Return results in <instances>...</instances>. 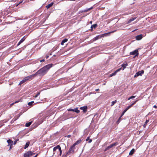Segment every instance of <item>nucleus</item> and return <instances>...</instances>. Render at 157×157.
Returning a JSON list of instances; mask_svg holds the SVG:
<instances>
[{
  "instance_id": "obj_1",
  "label": "nucleus",
  "mask_w": 157,
  "mask_h": 157,
  "mask_svg": "<svg viewBox=\"0 0 157 157\" xmlns=\"http://www.w3.org/2000/svg\"><path fill=\"white\" fill-rule=\"evenodd\" d=\"M52 66V64H49L44 67L42 68L38 71L35 74V76L38 75L39 76H43L45 74L49 69Z\"/></svg>"
},
{
  "instance_id": "obj_2",
  "label": "nucleus",
  "mask_w": 157,
  "mask_h": 157,
  "mask_svg": "<svg viewBox=\"0 0 157 157\" xmlns=\"http://www.w3.org/2000/svg\"><path fill=\"white\" fill-rule=\"evenodd\" d=\"M75 147L73 145L69 148L68 151L67 152V154L69 155L72 154L74 152Z\"/></svg>"
},
{
  "instance_id": "obj_3",
  "label": "nucleus",
  "mask_w": 157,
  "mask_h": 157,
  "mask_svg": "<svg viewBox=\"0 0 157 157\" xmlns=\"http://www.w3.org/2000/svg\"><path fill=\"white\" fill-rule=\"evenodd\" d=\"M144 71L143 70L140 71L136 73V74L134 75V77L135 78H136L140 75L142 76V75L144 74Z\"/></svg>"
},
{
  "instance_id": "obj_4",
  "label": "nucleus",
  "mask_w": 157,
  "mask_h": 157,
  "mask_svg": "<svg viewBox=\"0 0 157 157\" xmlns=\"http://www.w3.org/2000/svg\"><path fill=\"white\" fill-rule=\"evenodd\" d=\"M34 154V153H33L32 151H29L26 153H25L24 154V157H29L30 156Z\"/></svg>"
},
{
  "instance_id": "obj_5",
  "label": "nucleus",
  "mask_w": 157,
  "mask_h": 157,
  "mask_svg": "<svg viewBox=\"0 0 157 157\" xmlns=\"http://www.w3.org/2000/svg\"><path fill=\"white\" fill-rule=\"evenodd\" d=\"M36 76L35 75V74H32V75H30L29 76H27L25 77V78L26 79V80L27 81L32 79L34 77Z\"/></svg>"
},
{
  "instance_id": "obj_6",
  "label": "nucleus",
  "mask_w": 157,
  "mask_h": 157,
  "mask_svg": "<svg viewBox=\"0 0 157 157\" xmlns=\"http://www.w3.org/2000/svg\"><path fill=\"white\" fill-rule=\"evenodd\" d=\"M130 55H136V56H138L139 53L137 49H136L133 51L130 52Z\"/></svg>"
},
{
  "instance_id": "obj_7",
  "label": "nucleus",
  "mask_w": 157,
  "mask_h": 157,
  "mask_svg": "<svg viewBox=\"0 0 157 157\" xmlns=\"http://www.w3.org/2000/svg\"><path fill=\"white\" fill-rule=\"evenodd\" d=\"M121 69V68H120L118 69H117V70H116L114 73H113L111 74H110L109 75V77H112L113 76L115 75L118 72L120 71Z\"/></svg>"
},
{
  "instance_id": "obj_8",
  "label": "nucleus",
  "mask_w": 157,
  "mask_h": 157,
  "mask_svg": "<svg viewBox=\"0 0 157 157\" xmlns=\"http://www.w3.org/2000/svg\"><path fill=\"white\" fill-rule=\"evenodd\" d=\"M60 147V146L59 145H58L56 147H54L53 149V155H54L56 153V151L57 149H58V150H59Z\"/></svg>"
},
{
  "instance_id": "obj_9",
  "label": "nucleus",
  "mask_w": 157,
  "mask_h": 157,
  "mask_svg": "<svg viewBox=\"0 0 157 157\" xmlns=\"http://www.w3.org/2000/svg\"><path fill=\"white\" fill-rule=\"evenodd\" d=\"M80 109L82 110L84 113H85L87 111V107L86 106L82 107L80 108Z\"/></svg>"
},
{
  "instance_id": "obj_10",
  "label": "nucleus",
  "mask_w": 157,
  "mask_h": 157,
  "mask_svg": "<svg viewBox=\"0 0 157 157\" xmlns=\"http://www.w3.org/2000/svg\"><path fill=\"white\" fill-rule=\"evenodd\" d=\"M143 36L142 34H140L136 36V39L137 40H140L142 38Z\"/></svg>"
},
{
  "instance_id": "obj_11",
  "label": "nucleus",
  "mask_w": 157,
  "mask_h": 157,
  "mask_svg": "<svg viewBox=\"0 0 157 157\" xmlns=\"http://www.w3.org/2000/svg\"><path fill=\"white\" fill-rule=\"evenodd\" d=\"M7 142L8 144V146L10 145H13V141L11 140L10 139H9L7 141Z\"/></svg>"
},
{
  "instance_id": "obj_12",
  "label": "nucleus",
  "mask_w": 157,
  "mask_h": 157,
  "mask_svg": "<svg viewBox=\"0 0 157 157\" xmlns=\"http://www.w3.org/2000/svg\"><path fill=\"white\" fill-rule=\"evenodd\" d=\"M25 39L24 38V37H23L18 42L17 44V46L19 45L20 44L22 43L25 40Z\"/></svg>"
},
{
  "instance_id": "obj_13",
  "label": "nucleus",
  "mask_w": 157,
  "mask_h": 157,
  "mask_svg": "<svg viewBox=\"0 0 157 157\" xmlns=\"http://www.w3.org/2000/svg\"><path fill=\"white\" fill-rule=\"evenodd\" d=\"M27 81L26 80V79L25 78V77L23 80H22L19 83V85H21V84L24 83V82H25Z\"/></svg>"
},
{
  "instance_id": "obj_14",
  "label": "nucleus",
  "mask_w": 157,
  "mask_h": 157,
  "mask_svg": "<svg viewBox=\"0 0 157 157\" xmlns=\"http://www.w3.org/2000/svg\"><path fill=\"white\" fill-rule=\"evenodd\" d=\"M136 19V17H133L132 18H131L128 20V21L127 22V23L128 24L131 22L132 21H133L135 19Z\"/></svg>"
},
{
  "instance_id": "obj_15",
  "label": "nucleus",
  "mask_w": 157,
  "mask_h": 157,
  "mask_svg": "<svg viewBox=\"0 0 157 157\" xmlns=\"http://www.w3.org/2000/svg\"><path fill=\"white\" fill-rule=\"evenodd\" d=\"M118 144V143L117 142H115L113 144H111L110 145H109L110 148H112L114 146H115Z\"/></svg>"
},
{
  "instance_id": "obj_16",
  "label": "nucleus",
  "mask_w": 157,
  "mask_h": 157,
  "mask_svg": "<svg viewBox=\"0 0 157 157\" xmlns=\"http://www.w3.org/2000/svg\"><path fill=\"white\" fill-rule=\"evenodd\" d=\"M67 40H68L67 39H65L63 40L61 42V44L62 45H63L64 43L66 42Z\"/></svg>"
},
{
  "instance_id": "obj_17",
  "label": "nucleus",
  "mask_w": 157,
  "mask_h": 157,
  "mask_svg": "<svg viewBox=\"0 0 157 157\" xmlns=\"http://www.w3.org/2000/svg\"><path fill=\"white\" fill-rule=\"evenodd\" d=\"M81 142V141L80 140H78L73 145L74 146V147H75V146L76 145H77L78 144L80 143Z\"/></svg>"
},
{
  "instance_id": "obj_18",
  "label": "nucleus",
  "mask_w": 157,
  "mask_h": 157,
  "mask_svg": "<svg viewBox=\"0 0 157 157\" xmlns=\"http://www.w3.org/2000/svg\"><path fill=\"white\" fill-rule=\"evenodd\" d=\"M53 4V3L52 2L51 3L48 4V5L46 6V7L48 9L50 7H51L52 6Z\"/></svg>"
},
{
  "instance_id": "obj_19",
  "label": "nucleus",
  "mask_w": 157,
  "mask_h": 157,
  "mask_svg": "<svg viewBox=\"0 0 157 157\" xmlns=\"http://www.w3.org/2000/svg\"><path fill=\"white\" fill-rule=\"evenodd\" d=\"M135 152V149L133 148L131 150L129 153V155H132Z\"/></svg>"
},
{
  "instance_id": "obj_20",
  "label": "nucleus",
  "mask_w": 157,
  "mask_h": 157,
  "mask_svg": "<svg viewBox=\"0 0 157 157\" xmlns=\"http://www.w3.org/2000/svg\"><path fill=\"white\" fill-rule=\"evenodd\" d=\"M73 111L77 113H78L80 112L79 110L77 108H75L73 109Z\"/></svg>"
},
{
  "instance_id": "obj_21",
  "label": "nucleus",
  "mask_w": 157,
  "mask_h": 157,
  "mask_svg": "<svg viewBox=\"0 0 157 157\" xmlns=\"http://www.w3.org/2000/svg\"><path fill=\"white\" fill-rule=\"evenodd\" d=\"M149 121V120H147L145 122V123L143 125V127L144 128L146 127V126L147 125V124L148 122Z\"/></svg>"
},
{
  "instance_id": "obj_22",
  "label": "nucleus",
  "mask_w": 157,
  "mask_h": 157,
  "mask_svg": "<svg viewBox=\"0 0 157 157\" xmlns=\"http://www.w3.org/2000/svg\"><path fill=\"white\" fill-rule=\"evenodd\" d=\"M88 141L89 143H90L92 141V140L89 138V137H88L86 139V141Z\"/></svg>"
},
{
  "instance_id": "obj_23",
  "label": "nucleus",
  "mask_w": 157,
  "mask_h": 157,
  "mask_svg": "<svg viewBox=\"0 0 157 157\" xmlns=\"http://www.w3.org/2000/svg\"><path fill=\"white\" fill-rule=\"evenodd\" d=\"M29 142H27L25 145V146L24 147V149H26L27 147H28L29 146Z\"/></svg>"
},
{
  "instance_id": "obj_24",
  "label": "nucleus",
  "mask_w": 157,
  "mask_h": 157,
  "mask_svg": "<svg viewBox=\"0 0 157 157\" xmlns=\"http://www.w3.org/2000/svg\"><path fill=\"white\" fill-rule=\"evenodd\" d=\"M32 122H30L28 123H26L25 124V126L26 127H29L31 124Z\"/></svg>"
},
{
  "instance_id": "obj_25",
  "label": "nucleus",
  "mask_w": 157,
  "mask_h": 157,
  "mask_svg": "<svg viewBox=\"0 0 157 157\" xmlns=\"http://www.w3.org/2000/svg\"><path fill=\"white\" fill-rule=\"evenodd\" d=\"M99 37H100V36L99 35L96 36V37L94 38V39H93V40L95 41V40H97L99 38Z\"/></svg>"
},
{
  "instance_id": "obj_26",
  "label": "nucleus",
  "mask_w": 157,
  "mask_h": 157,
  "mask_svg": "<svg viewBox=\"0 0 157 157\" xmlns=\"http://www.w3.org/2000/svg\"><path fill=\"white\" fill-rule=\"evenodd\" d=\"M127 64H122L121 66L122 67H123V70L127 66Z\"/></svg>"
},
{
  "instance_id": "obj_27",
  "label": "nucleus",
  "mask_w": 157,
  "mask_h": 157,
  "mask_svg": "<svg viewBox=\"0 0 157 157\" xmlns=\"http://www.w3.org/2000/svg\"><path fill=\"white\" fill-rule=\"evenodd\" d=\"M97 25L96 24L92 25L91 27V28L92 29L93 28H95L97 27Z\"/></svg>"
},
{
  "instance_id": "obj_28",
  "label": "nucleus",
  "mask_w": 157,
  "mask_h": 157,
  "mask_svg": "<svg viewBox=\"0 0 157 157\" xmlns=\"http://www.w3.org/2000/svg\"><path fill=\"white\" fill-rule=\"evenodd\" d=\"M59 155L60 156H61L62 154V151L61 148V147H60L59 149Z\"/></svg>"
},
{
  "instance_id": "obj_29",
  "label": "nucleus",
  "mask_w": 157,
  "mask_h": 157,
  "mask_svg": "<svg viewBox=\"0 0 157 157\" xmlns=\"http://www.w3.org/2000/svg\"><path fill=\"white\" fill-rule=\"evenodd\" d=\"M33 103H34L33 101H32L31 102H29L28 103V105H33Z\"/></svg>"
},
{
  "instance_id": "obj_30",
  "label": "nucleus",
  "mask_w": 157,
  "mask_h": 157,
  "mask_svg": "<svg viewBox=\"0 0 157 157\" xmlns=\"http://www.w3.org/2000/svg\"><path fill=\"white\" fill-rule=\"evenodd\" d=\"M111 148L109 146H108L104 150V151H106L107 150Z\"/></svg>"
},
{
  "instance_id": "obj_31",
  "label": "nucleus",
  "mask_w": 157,
  "mask_h": 157,
  "mask_svg": "<svg viewBox=\"0 0 157 157\" xmlns=\"http://www.w3.org/2000/svg\"><path fill=\"white\" fill-rule=\"evenodd\" d=\"M131 105H129L124 110L125 111H126V112L128 110L129 108H130L131 107Z\"/></svg>"
},
{
  "instance_id": "obj_32",
  "label": "nucleus",
  "mask_w": 157,
  "mask_h": 157,
  "mask_svg": "<svg viewBox=\"0 0 157 157\" xmlns=\"http://www.w3.org/2000/svg\"><path fill=\"white\" fill-rule=\"evenodd\" d=\"M138 100H137L134 101L132 104H131L130 105H131V107H132L133 105H134L136 102H137Z\"/></svg>"
},
{
  "instance_id": "obj_33",
  "label": "nucleus",
  "mask_w": 157,
  "mask_h": 157,
  "mask_svg": "<svg viewBox=\"0 0 157 157\" xmlns=\"http://www.w3.org/2000/svg\"><path fill=\"white\" fill-rule=\"evenodd\" d=\"M40 94V92H38L37 93V94L34 96L35 98H37L39 95Z\"/></svg>"
},
{
  "instance_id": "obj_34",
  "label": "nucleus",
  "mask_w": 157,
  "mask_h": 157,
  "mask_svg": "<svg viewBox=\"0 0 157 157\" xmlns=\"http://www.w3.org/2000/svg\"><path fill=\"white\" fill-rule=\"evenodd\" d=\"M92 8H93V7H91V8H89L88 9L84 10V12H86L87 11H89V10H90L92 9Z\"/></svg>"
},
{
  "instance_id": "obj_35",
  "label": "nucleus",
  "mask_w": 157,
  "mask_h": 157,
  "mask_svg": "<svg viewBox=\"0 0 157 157\" xmlns=\"http://www.w3.org/2000/svg\"><path fill=\"white\" fill-rule=\"evenodd\" d=\"M116 101H113L112 102V104H111V105L112 106L113 105H114V104L116 103Z\"/></svg>"
},
{
  "instance_id": "obj_36",
  "label": "nucleus",
  "mask_w": 157,
  "mask_h": 157,
  "mask_svg": "<svg viewBox=\"0 0 157 157\" xmlns=\"http://www.w3.org/2000/svg\"><path fill=\"white\" fill-rule=\"evenodd\" d=\"M67 110L68 111H73V109H68Z\"/></svg>"
},
{
  "instance_id": "obj_37",
  "label": "nucleus",
  "mask_w": 157,
  "mask_h": 157,
  "mask_svg": "<svg viewBox=\"0 0 157 157\" xmlns=\"http://www.w3.org/2000/svg\"><path fill=\"white\" fill-rule=\"evenodd\" d=\"M67 155H69L68 154H67V153L66 155H62V157H67Z\"/></svg>"
},
{
  "instance_id": "obj_38",
  "label": "nucleus",
  "mask_w": 157,
  "mask_h": 157,
  "mask_svg": "<svg viewBox=\"0 0 157 157\" xmlns=\"http://www.w3.org/2000/svg\"><path fill=\"white\" fill-rule=\"evenodd\" d=\"M131 99L135 97V96H132L130 97Z\"/></svg>"
},
{
  "instance_id": "obj_39",
  "label": "nucleus",
  "mask_w": 157,
  "mask_h": 157,
  "mask_svg": "<svg viewBox=\"0 0 157 157\" xmlns=\"http://www.w3.org/2000/svg\"><path fill=\"white\" fill-rule=\"evenodd\" d=\"M10 149H9V150H10V149H11L12 148V145H10Z\"/></svg>"
},
{
  "instance_id": "obj_40",
  "label": "nucleus",
  "mask_w": 157,
  "mask_h": 157,
  "mask_svg": "<svg viewBox=\"0 0 157 157\" xmlns=\"http://www.w3.org/2000/svg\"><path fill=\"white\" fill-rule=\"evenodd\" d=\"M18 102V101H16L15 102V103H17ZM14 104V103H13L12 104H11V105H13Z\"/></svg>"
},
{
  "instance_id": "obj_41",
  "label": "nucleus",
  "mask_w": 157,
  "mask_h": 157,
  "mask_svg": "<svg viewBox=\"0 0 157 157\" xmlns=\"http://www.w3.org/2000/svg\"><path fill=\"white\" fill-rule=\"evenodd\" d=\"M44 59H42L41 60H40V62H44Z\"/></svg>"
},
{
  "instance_id": "obj_42",
  "label": "nucleus",
  "mask_w": 157,
  "mask_h": 157,
  "mask_svg": "<svg viewBox=\"0 0 157 157\" xmlns=\"http://www.w3.org/2000/svg\"><path fill=\"white\" fill-rule=\"evenodd\" d=\"M67 136L68 138H69L71 136V135H67Z\"/></svg>"
},
{
  "instance_id": "obj_43",
  "label": "nucleus",
  "mask_w": 157,
  "mask_h": 157,
  "mask_svg": "<svg viewBox=\"0 0 157 157\" xmlns=\"http://www.w3.org/2000/svg\"><path fill=\"white\" fill-rule=\"evenodd\" d=\"M126 112V111H125V110H124V111L123 112V113H122V115H123L124 114V113L125 112Z\"/></svg>"
},
{
  "instance_id": "obj_44",
  "label": "nucleus",
  "mask_w": 157,
  "mask_h": 157,
  "mask_svg": "<svg viewBox=\"0 0 157 157\" xmlns=\"http://www.w3.org/2000/svg\"><path fill=\"white\" fill-rule=\"evenodd\" d=\"M126 112V111H125V110H124V111L123 112V113H122V115H123L124 114V113L125 112Z\"/></svg>"
},
{
  "instance_id": "obj_45",
  "label": "nucleus",
  "mask_w": 157,
  "mask_h": 157,
  "mask_svg": "<svg viewBox=\"0 0 157 157\" xmlns=\"http://www.w3.org/2000/svg\"><path fill=\"white\" fill-rule=\"evenodd\" d=\"M153 107L154 108H157V106L156 105H154L153 106Z\"/></svg>"
},
{
  "instance_id": "obj_46",
  "label": "nucleus",
  "mask_w": 157,
  "mask_h": 157,
  "mask_svg": "<svg viewBox=\"0 0 157 157\" xmlns=\"http://www.w3.org/2000/svg\"><path fill=\"white\" fill-rule=\"evenodd\" d=\"M16 143H17V141H14V144H16Z\"/></svg>"
},
{
  "instance_id": "obj_47",
  "label": "nucleus",
  "mask_w": 157,
  "mask_h": 157,
  "mask_svg": "<svg viewBox=\"0 0 157 157\" xmlns=\"http://www.w3.org/2000/svg\"><path fill=\"white\" fill-rule=\"evenodd\" d=\"M99 90V89H96L95 90V91H98Z\"/></svg>"
},
{
  "instance_id": "obj_48",
  "label": "nucleus",
  "mask_w": 157,
  "mask_h": 157,
  "mask_svg": "<svg viewBox=\"0 0 157 157\" xmlns=\"http://www.w3.org/2000/svg\"><path fill=\"white\" fill-rule=\"evenodd\" d=\"M46 59H47V58H48V57H49V56H47H47H46Z\"/></svg>"
},
{
  "instance_id": "obj_49",
  "label": "nucleus",
  "mask_w": 157,
  "mask_h": 157,
  "mask_svg": "<svg viewBox=\"0 0 157 157\" xmlns=\"http://www.w3.org/2000/svg\"><path fill=\"white\" fill-rule=\"evenodd\" d=\"M136 56V55L134 56L133 58H135L136 56Z\"/></svg>"
},
{
  "instance_id": "obj_50",
  "label": "nucleus",
  "mask_w": 157,
  "mask_h": 157,
  "mask_svg": "<svg viewBox=\"0 0 157 157\" xmlns=\"http://www.w3.org/2000/svg\"><path fill=\"white\" fill-rule=\"evenodd\" d=\"M115 31H112V32H110V33H113L114 32H115Z\"/></svg>"
},
{
  "instance_id": "obj_51",
  "label": "nucleus",
  "mask_w": 157,
  "mask_h": 157,
  "mask_svg": "<svg viewBox=\"0 0 157 157\" xmlns=\"http://www.w3.org/2000/svg\"><path fill=\"white\" fill-rule=\"evenodd\" d=\"M130 99H131V98H130V97H129V98H128V100H130Z\"/></svg>"
},
{
  "instance_id": "obj_52",
  "label": "nucleus",
  "mask_w": 157,
  "mask_h": 157,
  "mask_svg": "<svg viewBox=\"0 0 157 157\" xmlns=\"http://www.w3.org/2000/svg\"><path fill=\"white\" fill-rule=\"evenodd\" d=\"M90 23L91 24H92V21H90Z\"/></svg>"
},
{
  "instance_id": "obj_53",
  "label": "nucleus",
  "mask_w": 157,
  "mask_h": 157,
  "mask_svg": "<svg viewBox=\"0 0 157 157\" xmlns=\"http://www.w3.org/2000/svg\"><path fill=\"white\" fill-rule=\"evenodd\" d=\"M141 132V131H140V132H139V133H140Z\"/></svg>"
},
{
  "instance_id": "obj_54",
  "label": "nucleus",
  "mask_w": 157,
  "mask_h": 157,
  "mask_svg": "<svg viewBox=\"0 0 157 157\" xmlns=\"http://www.w3.org/2000/svg\"><path fill=\"white\" fill-rule=\"evenodd\" d=\"M105 83H104V84H103V85H105Z\"/></svg>"
},
{
  "instance_id": "obj_55",
  "label": "nucleus",
  "mask_w": 157,
  "mask_h": 157,
  "mask_svg": "<svg viewBox=\"0 0 157 157\" xmlns=\"http://www.w3.org/2000/svg\"><path fill=\"white\" fill-rule=\"evenodd\" d=\"M18 5V4H17V5H16V6H17Z\"/></svg>"
}]
</instances>
